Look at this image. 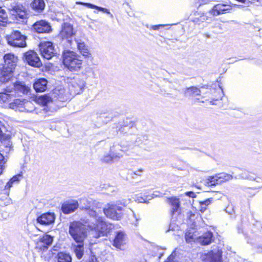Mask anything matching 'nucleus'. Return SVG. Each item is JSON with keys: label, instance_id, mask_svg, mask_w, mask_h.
<instances>
[{"label": "nucleus", "instance_id": "1", "mask_svg": "<svg viewBox=\"0 0 262 262\" xmlns=\"http://www.w3.org/2000/svg\"><path fill=\"white\" fill-rule=\"evenodd\" d=\"M80 208L86 211L90 219L83 220L85 224H88V228L96 233V238L99 237L101 235L106 234L112 228V225L105 221L102 216V204L92 199L86 198L80 200Z\"/></svg>", "mask_w": 262, "mask_h": 262}, {"label": "nucleus", "instance_id": "2", "mask_svg": "<svg viewBox=\"0 0 262 262\" xmlns=\"http://www.w3.org/2000/svg\"><path fill=\"white\" fill-rule=\"evenodd\" d=\"M30 91V86L24 82L17 81L3 90L0 93V100L4 102H9L16 97L27 95Z\"/></svg>", "mask_w": 262, "mask_h": 262}, {"label": "nucleus", "instance_id": "3", "mask_svg": "<svg viewBox=\"0 0 262 262\" xmlns=\"http://www.w3.org/2000/svg\"><path fill=\"white\" fill-rule=\"evenodd\" d=\"M4 64L0 69V81L6 82L13 77V70L17 62V57L14 54L8 53L4 55Z\"/></svg>", "mask_w": 262, "mask_h": 262}, {"label": "nucleus", "instance_id": "4", "mask_svg": "<svg viewBox=\"0 0 262 262\" xmlns=\"http://www.w3.org/2000/svg\"><path fill=\"white\" fill-rule=\"evenodd\" d=\"M82 223L73 222L70 224L69 227V233L73 239L77 243H82L87 237L85 227H88V224H85L82 220Z\"/></svg>", "mask_w": 262, "mask_h": 262}, {"label": "nucleus", "instance_id": "5", "mask_svg": "<svg viewBox=\"0 0 262 262\" xmlns=\"http://www.w3.org/2000/svg\"><path fill=\"white\" fill-rule=\"evenodd\" d=\"M63 63L71 71H77L81 68L82 60L76 53L68 51L63 53Z\"/></svg>", "mask_w": 262, "mask_h": 262}, {"label": "nucleus", "instance_id": "6", "mask_svg": "<svg viewBox=\"0 0 262 262\" xmlns=\"http://www.w3.org/2000/svg\"><path fill=\"white\" fill-rule=\"evenodd\" d=\"M101 210L106 217L114 220H120L122 216V207L115 204H107Z\"/></svg>", "mask_w": 262, "mask_h": 262}, {"label": "nucleus", "instance_id": "7", "mask_svg": "<svg viewBox=\"0 0 262 262\" xmlns=\"http://www.w3.org/2000/svg\"><path fill=\"white\" fill-rule=\"evenodd\" d=\"M26 36L21 34L18 31H14L10 35L7 36V40L10 46L23 48L26 46Z\"/></svg>", "mask_w": 262, "mask_h": 262}, {"label": "nucleus", "instance_id": "8", "mask_svg": "<svg viewBox=\"0 0 262 262\" xmlns=\"http://www.w3.org/2000/svg\"><path fill=\"white\" fill-rule=\"evenodd\" d=\"M73 28L72 25L68 23H64L62 26V30L60 32L59 36L63 41H66L67 46L71 48H74V41L72 38L75 35Z\"/></svg>", "mask_w": 262, "mask_h": 262}, {"label": "nucleus", "instance_id": "9", "mask_svg": "<svg viewBox=\"0 0 262 262\" xmlns=\"http://www.w3.org/2000/svg\"><path fill=\"white\" fill-rule=\"evenodd\" d=\"M10 108L20 112H32L34 110L33 103L26 99H15L9 104Z\"/></svg>", "mask_w": 262, "mask_h": 262}, {"label": "nucleus", "instance_id": "10", "mask_svg": "<svg viewBox=\"0 0 262 262\" xmlns=\"http://www.w3.org/2000/svg\"><path fill=\"white\" fill-rule=\"evenodd\" d=\"M10 136L6 127L0 121V141L2 142V148L6 153H8L12 149V144L10 141Z\"/></svg>", "mask_w": 262, "mask_h": 262}, {"label": "nucleus", "instance_id": "11", "mask_svg": "<svg viewBox=\"0 0 262 262\" xmlns=\"http://www.w3.org/2000/svg\"><path fill=\"white\" fill-rule=\"evenodd\" d=\"M39 50L42 56L48 60L51 59L56 54L53 43L50 41H41L39 44Z\"/></svg>", "mask_w": 262, "mask_h": 262}, {"label": "nucleus", "instance_id": "12", "mask_svg": "<svg viewBox=\"0 0 262 262\" xmlns=\"http://www.w3.org/2000/svg\"><path fill=\"white\" fill-rule=\"evenodd\" d=\"M85 86V82L82 79L76 77L72 79L69 84V90L73 95L82 93Z\"/></svg>", "mask_w": 262, "mask_h": 262}, {"label": "nucleus", "instance_id": "13", "mask_svg": "<svg viewBox=\"0 0 262 262\" xmlns=\"http://www.w3.org/2000/svg\"><path fill=\"white\" fill-rule=\"evenodd\" d=\"M8 9L10 13L15 16L16 17H18L20 18H24L27 15L26 10L25 7L22 5L17 4L15 3L10 5L6 4Z\"/></svg>", "mask_w": 262, "mask_h": 262}, {"label": "nucleus", "instance_id": "14", "mask_svg": "<svg viewBox=\"0 0 262 262\" xmlns=\"http://www.w3.org/2000/svg\"><path fill=\"white\" fill-rule=\"evenodd\" d=\"M75 43H74V48L75 46L77 47V49L80 53L85 58L88 59H92V53L88 47L85 43L80 39L77 38L75 39Z\"/></svg>", "mask_w": 262, "mask_h": 262}, {"label": "nucleus", "instance_id": "15", "mask_svg": "<svg viewBox=\"0 0 262 262\" xmlns=\"http://www.w3.org/2000/svg\"><path fill=\"white\" fill-rule=\"evenodd\" d=\"M25 58L27 63L33 67H39L41 65V61L36 52L29 51L25 54Z\"/></svg>", "mask_w": 262, "mask_h": 262}, {"label": "nucleus", "instance_id": "16", "mask_svg": "<svg viewBox=\"0 0 262 262\" xmlns=\"http://www.w3.org/2000/svg\"><path fill=\"white\" fill-rule=\"evenodd\" d=\"M124 151V148L119 143H114L110 147V153L114 162L118 161L121 158L123 157V152Z\"/></svg>", "mask_w": 262, "mask_h": 262}, {"label": "nucleus", "instance_id": "17", "mask_svg": "<svg viewBox=\"0 0 262 262\" xmlns=\"http://www.w3.org/2000/svg\"><path fill=\"white\" fill-rule=\"evenodd\" d=\"M222 252L217 250L210 251L205 255L203 258L204 262H222Z\"/></svg>", "mask_w": 262, "mask_h": 262}, {"label": "nucleus", "instance_id": "18", "mask_svg": "<svg viewBox=\"0 0 262 262\" xmlns=\"http://www.w3.org/2000/svg\"><path fill=\"white\" fill-rule=\"evenodd\" d=\"M230 6L223 4H218L213 6L209 13L213 16H217L225 13L230 10Z\"/></svg>", "mask_w": 262, "mask_h": 262}, {"label": "nucleus", "instance_id": "19", "mask_svg": "<svg viewBox=\"0 0 262 262\" xmlns=\"http://www.w3.org/2000/svg\"><path fill=\"white\" fill-rule=\"evenodd\" d=\"M34 29L39 33L49 32L51 30V26L45 20L37 21L33 25Z\"/></svg>", "mask_w": 262, "mask_h": 262}, {"label": "nucleus", "instance_id": "20", "mask_svg": "<svg viewBox=\"0 0 262 262\" xmlns=\"http://www.w3.org/2000/svg\"><path fill=\"white\" fill-rule=\"evenodd\" d=\"M55 216L52 213H46L42 214L37 219L38 223L41 225H48L54 222Z\"/></svg>", "mask_w": 262, "mask_h": 262}, {"label": "nucleus", "instance_id": "21", "mask_svg": "<svg viewBox=\"0 0 262 262\" xmlns=\"http://www.w3.org/2000/svg\"><path fill=\"white\" fill-rule=\"evenodd\" d=\"M53 240V237L49 235H45L39 238L37 242V246L43 250L47 249L48 247L52 244Z\"/></svg>", "mask_w": 262, "mask_h": 262}, {"label": "nucleus", "instance_id": "22", "mask_svg": "<svg viewBox=\"0 0 262 262\" xmlns=\"http://www.w3.org/2000/svg\"><path fill=\"white\" fill-rule=\"evenodd\" d=\"M78 207L77 201H73L72 202H67L62 204L61 210L65 214H69L74 212Z\"/></svg>", "mask_w": 262, "mask_h": 262}, {"label": "nucleus", "instance_id": "23", "mask_svg": "<svg viewBox=\"0 0 262 262\" xmlns=\"http://www.w3.org/2000/svg\"><path fill=\"white\" fill-rule=\"evenodd\" d=\"M47 83L48 81L46 79H39L34 83V89L37 92H44L47 89Z\"/></svg>", "mask_w": 262, "mask_h": 262}, {"label": "nucleus", "instance_id": "24", "mask_svg": "<svg viewBox=\"0 0 262 262\" xmlns=\"http://www.w3.org/2000/svg\"><path fill=\"white\" fill-rule=\"evenodd\" d=\"M31 8L38 13H41L45 8V3L43 0H34L31 3Z\"/></svg>", "mask_w": 262, "mask_h": 262}, {"label": "nucleus", "instance_id": "25", "mask_svg": "<svg viewBox=\"0 0 262 262\" xmlns=\"http://www.w3.org/2000/svg\"><path fill=\"white\" fill-rule=\"evenodd\" d=\"M125 242V234L123 232H118L114 240L113 245L117 248H120L121 246Z\"/></svg>", "mask_w": 262, "mask_h": 262}, {"label": "nucleus", "instance_id": "26", "mask_svg": "<svg viewBox=\"0 0 262 262\" xmlns=\"http://www.w3.org/2000/svg\"><path fill=\"white\" fill-rule=\"evenodd\" d=\"M212 237V233L211 232H207L199 238V242L203 245H207L211 243Z\"/></svg>", "mask_w": 262, "mask_h": 262}, {"label": "nucleus", "instance_id": "27", "mask_svg": "<svg viewBox=\"0 0 262 262\" xmlns=\"http://www.w3.org/2000/svg\"><path fill=\"white\" fill-rule=\"evenodd\" d=\"M167 202L172 206V212L177 211L180 207L179 199L176 197H171L167 199Z\"/></svg>", "mask_w": 262, "mask_h": 262}, {"label": "nucleus", "instance_id": "28", "mask_svg": "<svg viewBox=\"0 0 262 262\" xmlns=\"http://www.w3.org/2000/svg\"><path fill=\"white\" fill-rule=\"evenodd\" d=\"M184 93L186 96H196L200 95L201 91L196 86H191L186 88Z\"/></svg>", "mask_w": 262, "mask_h": 262}, {"label": "nucleus", "instance_id": "29", "mask_svg": "<svg viewBox=\"0 0 262 262\" xmlns=\"http://www.w3.org/2000/svg\"><path fill=\"white\" fill-rule=\"evenodd\" d=\"M76 4L77 5H82L83 6H87L92 9H97L99 11H102L104 13L111 14L108 9L102 8V7H98L97 6H96L95 5H93V4H92L90 3H83V2H77L76 3Z\"/></svg>", "mask_w": 262, "mask_h": 262}, {"label": "nucleus", "instance_id": "30", "mask_svg": "<svg viewBox=\"0 0 262 262\" xmlns=\"http://www.w3.org/2000/svg\"><path fill=\"white\" fill-rule=\"evenodd\" d=\"M74 246V252L76 255V257L78 259H80L82 258L83 253H84V247L83 244L82 243H78L77 245H75Z\"/></svg>", "mask_w": 262, "mask_h": 262}, {"label": "nucleus", "instance_id": "31", "mask_svg": "<svg viewBox=\"0 0 262 262\" xmlns=\"http://www.w3.org/2000/svg\"><path fill=\"white\" fill-rule=\"evenodd\" d=\"M57 262H72V257L68 253L59 252L57 256Z\"/></svg>", "mask_w": 262, "mask_h": 262}, {"label": "nucleus", "instance_id": "32", "mask_svg": "<svg viewBox=\"0 0 262 262\" xmlns=\"http://www.w3.org/2000/svg\"><path fill=\"white\" fill-rule=\"evenodd\" d=\"M218 182L221 184L224 182L228 181L233 178L232 175L226 173H220L216 174Z\"/></svg>", "mask_w": 262, "mask_h": 262}, {"label": "nucleus", "instance_id": "33", "mask_svg": "<svg viewBox=\"0 0 262 262\" xmlns=\"http://www.w3.org/2000/svg\"><path fill=\"white\" fill-rule=\"evenodd\" d=\"M205 183L208 186H214L220 184L217 178V175L209 176L205 180Z\"/></svg>", "mask_w": 262, "mask_h": 262}, {"label": "nucleus", "instance_id": "34", "mask_svg": "<svg viewBox=\"0 0 262 262\" xmlns=\"http://www.w3.org/2000/svg\"><path fill=\"white\" fill-rule=\"evenodd\" d=\"M8 22V16L5 11L0 7V27L5 26Z\"/></svg>", "mask_w": 262, "mask_h": 262}, {"label": "nucleus", "instance_id": "35", "mask_svg": "<svg viewBox=\"0 0 262 262\" xmlns=\"http://www.w3.org/2000/svg\"><path fill=\"white\" fill-rule=\"evenodd\" d=\"M37 101L39 103L45 106L52 101V99L48 95H44L39 97Z\"/></svg>", "mask_w": 262, "mask_h": 262}, {"label": "nucleus", "instance_id": "36", "mask_svg": "<svg viewBox=\"0 0 262 262\" xmlns=\"http://www.w3.org/2000/svg\"><path fill=\"white\" fill-rule=\"evenodd\" d=\"M101 161L102 162L106 163H113L114 162V161L113 160V158L111 157V155L110 153H107L105 154L101 158Z\"/></svg>", "mask_w": 262, "mask_h": 262}, {"label": "nucleus", "instance_id": "37", "mask_svg": "<svg viewBox=\"0 0 262 262\" xmlns=\"http://www.w3.org/2000/svg\"><path fill=\"white\" fill-rule=\"evenodd\" d=\"M185 240L188 243H190L194 240V234L190 231H187L185 233Z\"/></svg>", "mask_w": 262, "mask_h": 262}, {"label": "nucleus", "instance_id": "38", "mask_svg": "<svg viewBox=\"0 0 262 262\" xmlns=\"http://www.w3.org/2000/svg\"><path fill=\"white\" fill-rule=\"evenodd\" d=\"M11 203V200L8 196L6 197L4 201H3L2 199H0V204L1 205L7 206Z\"/></svg>", "mask_w": 262, "mask_h": 262}, {"label": "nucleus", "instance_id": "39", "mask_svg": "<svg viewBox=\"0 0 262 262\" xmlns=\"http://www.w3.org/2000/svg\"><path fill=\"white\" fill-rule=\"evenodd\" d=\"M5 163L4 157L1 153H0V174L2 173L3 170L4 169L3 165Z\"/></svg>", "mask_w": 262, "mask_h": 262}, {"label": "nucleus", "instance_id": "40", "mask_svg": "<svg viewBox=\"0 0 262 262\" xmlns=\"http://www.w3.org/2000/svg\"><path fill=\"white\" fill-rule=\"evenodd\" d=\"M251 181L256 180L257 182H259L258 180H260L259 178H256L254 174L248 172V178L246 179Z\"/></svg>", "mask_w": 262, "mask_h": 262}, {"label": "nucleus", "instance_id": "41", "mask_svg": "<svg viewBox=\"0 0 262 262\" xmlns=\"http://www.w3.org/2000/svg\"><path fill=\"white\" fill-rule=\"evenodd\" d=\"M176 259V253L173 251L170 255L168 256L165 262H172L175 260Z\"/></svg>", "mask_w": 262, "mask_h": 262}, {"label": "nucleus", "instance_id": "42", "mask_svg": "<svg viewBox=\"0 0 262 262\" xmlns=\"http://www.w3.org/2000/svg\"><path fill=\"white\" fill-rule=\"evenodd\" d=\"M81 262H99L95 256H92L89 260H82Z\"/></svg>", "mask_w": 262, "mask_h": 262}, {"label": "nucleus", "instance_id": "43", "mask_svg": "<svg viewBox=\"0 0 262 262\" xmlns=\"http://www.w3.org/2000/svg\"><path fill=\"white\" fill-rule=\"evenodd\" d=\"M93 72V69L91 67H86L85 68L83 72V74L86 76H89V74Z\"/></svg>", "mask_w": 262, "mask_h": 262}, {"label": "nucleus", "instance_id": "44", "mask_svg": "<svg viewBox=\"0 0 262 262\" xmlns=\"http://www.w3.org/2000/svg\"><path fill=\"white\" fill-rule=\"evenodd\" d=\"M21 176L20 174L16 175L12 178L10 180L12 182V183L18 182L19 181L20 178Z\"/></svg>", "mask_w": 262, "mask_h": 262}, {"label": "nucleus", "instance_id": "45", "mask_svg": "<svg viewBox=\"0 0 262 262\" xmlns=\"http://www.w3.org/2000/svg\"><path fill=\"white\" fill-rule=\"evenodd\" d=\"M248 171L244 170L241 173L239 177L244 179H246L248 178Z\"/></svg>", "mask_w": 262, "mask_h": 262}, {"label": "nucleus", "instance_id": "46", "mask_svg": "<svg viewBox=\"0 0 262 262\" xmlns=\"http://www.w3.org/2000/svg\"><path fill=\"white\" fill-rule=\"evenodd\" d=\"M212 201V198H210V199H206L204 201H202V202H200L202 203L203 204H204L205 206H206L207 207L209 204H210Z\"/></svg>", "mask_w": 262, "mask_h": 262}, {"label": "nucleus", "instance_id": "47", "mask_svg": "<svg viewBox=\"0 0 262 262\" xmlns=\"http://www.w3.org/2000/svg\"><path fill=\"white\" fill-rule=\"evenodd\" d=\"M207 207L206 206H205L202 203L200 202L199 209L201 212H204L207 209Z\"/></svg>", "mask_w": 262, "mask_h": 262}, {"label": "nucleus", "instance_id": "48", "mask_svg": "<svg viewBox=\"0 0 262 262\" xmlns=\"http://www.w3.org/2000/svg\"><path fill=\"white\" fill-rule=\"evenodd\" d=\"M186 195L191 198H195L196 195L193 191L186 192Z\"/></svg>", "mask_w": 262, "mask_h": 262}, {"label": "nucleus", "instance_id": "49", "mask_svg": "<svg viewBox=\"0 0 262 262\" xmlns=\"http://www.w3.org/2000/svg\"><path fill=\"white\" fill-rule=\"evenodd\" d=\"M143 171V170L142 169H139L138 170H136L134 172V174L137 176H141L142 172Z\"/></svg>", "mask_w": 262, "mask_h": 262}, {"label": "nucleus", "instance_id": "50", "mask_svg": "<svg viewBox=\"0 0 262 262\" xmlns=\"http://www.w3.org/2000/svg\"><path fill=\"white\" fill-rule=\"evenodd\" d=\"M13 185L12 182L10 180V181L6 184L5 186V189H10Z\"/></svg>", "mask_w": 262, "mask_h": 262}, {"label": "nucleus", "instance_id": "51", "mask_svg": "<svg viewBox=\"0 0 262 262\" xmlns=\"http://www.w3.org/2000/svg\"><path fill=\"white\" fill-rule=\"evenodd\" d=\"M162 26H164V25H156V26H152L151 27V28L154 30H159L160 28Z\"/></svg>", "mask_w": 262, "mask_h": 262}, {"label": "nucleus", "instance_id": "52", "mask_svg": "<svg viewBox=\"0 0 262 262\" xmlns=\"http://www.w3.org/2000/svg\"><path fill=\"white\" fill-rule=\"evenodd\" d=\"M162 196V195L159 192H155L152 194V198L157 197V196Z\"/></svg>", "mask_w": 262, "mask_h": 262}]
</instances>
